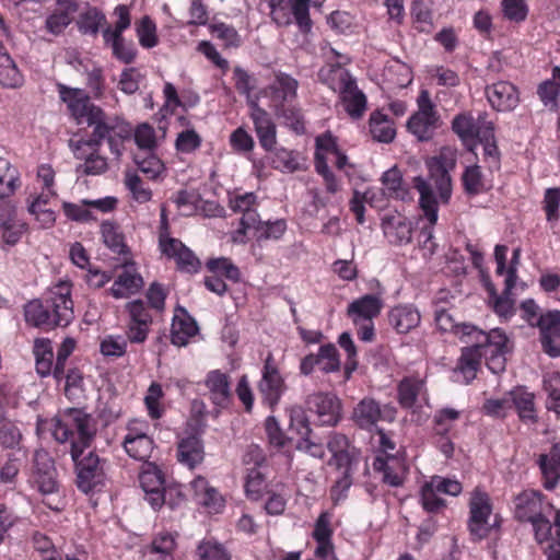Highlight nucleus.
Returning a JSON list of instances; mask_svg holds the SVG:
<instances>
[{
    "label": "nucleus",
    "mask_w": 560,
    "mask_h": 560,
    "mask_svg": "<svg viewBox=\"0 0 560 560\" xmlns=\"http://www.w3.org/2000/svg\"><path fill=\"white\" fill-rule=\"evenodd\" d=\"M52 435L59 443L90 447L96 434V424L91 415L82 409L69 408L52 419Z\"/></svg>",
    "instance_id": "f257e3e1"
},
{
    "label": "nucleus",
    "mask_w": 560,
    "mask_h": 560,
    "mask_svg": "<svg viewBox=\"0 0 560 560\" xmlns=\"http://www.w3.org/2000/svg\"><path fill=\"white\" fill-rule=\"evenodd\" d=\"M521 308L525 320L539 328L545 352L550 357L560 355V311L540 314L538 305L530 299L522 302Z\"/></svg>",
    "instance_id": "f03ea898"
},
{
    "label": "nucleus",
    "mask_w": 560,
    "mask_h": 560,
    "mask_svg": "<svg viewBox=\"0 0 560 560\" xmlns=\"http://www.w3.org/2000/svg\"><path fill=\"white\" fill-rule=\"evenodd\" d=\"M90 447L70 448V455L77 472V486L84 493L103 483L106 477L107 460L101 458Z\"/></svg>",
    "instance_id": "7ed1b4c3"
},
{
    "label": "nucleus",
    "mask_w": 560,
    "mask_h": 560,
    "mask_svg": "<svg viewBox=\"0 0 560 560\" xmlns=\"http://www.w3.org/2000/svg\"><path fill=\"white\" fill-rule=\"evenodd\" d=\"M130 131V126L122 119L116 116H109L100 128L92 130L90 139L79 140L77 142L71 141L70 147L72 148L75 158L81 159L82 156L79 154V151H81L83 145L97 150L102 142L106 140L112 153L118 158L121 154V142L124 139L129 137Z\"/></svg>",
    "instance_id": "20e7f679"
},
{
    "label": "nucleus",
    "mask_w": 560,
    "mask_h": 560,
    "mask_svg": "<svg viewBox=\"0 0 560 560\" xmlns=\"http://www.w3.org/2000/svg\"><path fill=\"white\" fill-rule=\"evenodd\" d=\"M325 0H289L291 10L285 0H267L270 9L271 20L280 27L291 24L293 14L295 22L303 33H308L312 28L310 18V4L320 7Z\"/></svg>",
    "instance_id": "39448f33"
},
{
    "label": "nucleus",
    "mask_w": 560,
    "mask_h": 560,
    "mask_svg": "<svg viewBox=\"0 0 560 560\" xmlns=\"http://www.w3.org/2000/svg\"><path fill=\"white\" fill-rule=\"evenodd\" d=\"M457 150L443 147L439 153L427 160L429 176L434 182L442 202L447 203L452 195V178L450 173L456 167Z\"/></svg>",
    "instance_id": "423d86ee"
},
{
    "label": "nucleus",
    "mask_w": 560,
    "mask_h": 560,
    "mask_svg": "<svg viewBox=\"0 0 560 560\" xmlns=\"http://www.w3.org/2000/svg\"><path fill=\"white\" fill-rule=\"evenodd\" d=\"M418 110L408 119L407 129L419 141H429L439 127L440 116L430 93L422 90L417 98Z\"/></svg>",
    "instance_id": "0eeeda50"
},
{
    "label": "nucleus",
    "mask_w": 560,
    "mask_h": 560,
    "mask_svg": "<svg viewBox=\"0 0 560 560\" xmlns=\"http://www.w3.org/2000/svg\"><path fill=\"white\" fill-rule=\"evenodd\" d=\"M475 336H477V342L479 346H483V355L488 369L499 374L505 370V352L508 338L505 334L500 329H492L486 332L481 329H472Z\"/></svg>",
    "instance_id": "6e6552de"
},
{
    "label": "nucleus",
    "mask_w": 560,
    "mask_h": 560,
    "mask_svg": "<svg viewBox=\"0 0 560 560\" xmlns=\"http://www.w3.org/2000/svg\"><path fill=\"white\" fill-rule=\"evenodd\" d=\"M45 302L56 327H66L73 320L71 284L68 281H59L54 285L49 290Z\"/></svg>",
    "instance_id": "1a4fd4ad"
},
{
    "label": "nucleus",
    "mask_w": 560,
    "mask_h": 560,
    "mask_svg": "<svg viewBox=\"0 0 560 560\" xmlns=\"http://www.w3.org/2000/svg\"><path fill=\"white\" fill-rule=\"evenodd\" d=\"M334 58H328V61L318 71V80L326 84L334 92H342L355 82V79L345 68L351 59L335 49H330Z\"/></svg>",
    "instance_id": "9d476101"
},
{
    "label": "nucleus",
    "mask_w": 560,
    "mask_h": 560,
    "mask_svg": "<svg viewBox=\"0 0 560 560\" xmlns=\"http://www.w3.org/2000/svg\"><path fill=\"white\" fill-rule=\"evenodd\" d=\"M478 329L476 326H465L462 328V342L466 343L458 360L456 372L460 373L465 383H470L477 375L480 366V360L483 355V346H479L476 341L477 336L471 331Z\"/></svg>",
    "instance_id": "9b49d317"
},
{
    "label": "nucleus",
    "mask_w": 560,
    "mask_h": 560,
    "mask_svg": "<svg viewBox=\"0 0 560 560\" xmlns=\"http://www.w3.org/2000/svg\"><path fill=\"white\" fill-rule=\"evenodd\" d=\"M469 508V530L476 539H482L497 524V522L490 523L492 509L488 494L476 491L471 497Z\"/></svg>",
    "instance_id": "f8f14e48"
},
{
    "label": "nucleus",
    "mask_w": 560,
    "mask_h": 560,
    "mask_svg": "<svg viewBox=\"0 0 560 560\" xmlns=\"http://www.w3.org/2000/svg\"><path fill=\"white\" fill-rule=\"evenodd\" d=\"M514 516L520 522H529L541 516L542 513L552 512L549 502L544 501V495L536 490H524L515 495Z\"/></svg>",
    "instance_id": "ddd939ff"
},
{
    "label": "nucleus",
    "mask_w": 560,
    "mask_h": 560,
    "mask_svg": "<svg viewBox=\"0 0 560 560\" xmlns=\"http://www.w3.org/2000/svg\"><path fill=\"white\" fill-rule=\"evenodd\" d=\"M60 100L67 105L70 116L78 125L96 105L91 102L90 95L82 89L70 88L63 83H57Z\"/></svg>",
    "instance_id": "4468645a"
},
{
    "label": "nucleus",
    "mask_w": 560,
    "mask_h": 560,
    "mask_svg": "<svg viewBox=\"0 0 560 560\" xmlns=\"http://www.w3.org/2000/svg\"><path fill=\"white\" fill-rule=\"evenodd\" d=\"M285 388L283 378L281 377L277 366L273 364L271 354L265 360L262 370V377L258 384V390L262 396L264 401L269 407H275Z\"/></svg>",
    "instance_id": "2eb2a0df"
},
{
    "label": "nucleus",
    "mask_w": 560,
    "mask_h": 560,
    "mask_svg": "<svg viewBox=\"0 0 560 560\" xmlns=\"http://www.w3.org/2000/svg\"><path fill=\"white\" fill-rule=\"evenodd\" d=\"M310 411L317 415L322 424L335 425L340 419V400L331 394L314 393L305 400Z\"/></svg>",
    "instance_id": "dca6fc26"
},
{
    "label": "nucleus",
    "mask_w": 560,
    "mask_h": 560,
    "mask_svg": "<svg viewBox=\"0 0 560 560\" xmlns=\"http://www.w3.org/2000/svg\"><path fill=\"white\" fill-rule=\"evenodd\" d=\"M384 236L393 245H406L412 240V223L398 212L385 213L381 219Z\"/></svg>",
    "instance_id": "f3484780"
},
{
    "label": "nucleus",
    "mask_w": 560,
    "mask_h": 560,
    "mask_svg": "<svg viewBox=\"0 0 560 560\" xmlns=\"http://www.w3.org/2000/svg\"><path fill=\"white\" fill-rule=\"evenodd\" d=\"M129 313L127 337L130 342L142 343L148 337L152 317L141 300L126 305Z\"/></svg>",
    "instance_id": "a211bd4d"
},
{
    "label": "nucleus",
    "mask_w": 560,
    "mask_h": 560,
    "mask_svg": "<svg viewBox=\"0 0 560 560\" xmlns=\"http://www.w3.org/2000/svg\"><path fill=\"white\" fill-rule=\"evenodd\" d=\"M486 96L491 107L498 112L513 110L520 103L516 86L508 81H498L486 86Z\"/></svg>",
    "instance_id": "6ab92c4d"
},
{
    "label": "nucleus",
    "mask_w": 560,
    "mask_h": 560,
    "mask_svg": "<svg viewBox=\"0 0 560 560\" xmlns=\"http://www.w3.org/2000/svg\"><path fill=\"white\" fill-rule=\"evenodd\" d=\"M413 186L418 190L420 198L419 205L421 210L423 211L424 218L428 220L430 226L423 228L421 231V235L424 237V244L432 238V226L438 221V202L435 200L433 190L427 180L417 176L413 178Z\"/></svg>",
    "instance_id": "aec40b11"
},
{
    "label": "nucleus",
    "mask_w": 560,
    "mask_h": 560,
    "mask_svg": "<svg viewBox=\"0 0 560 560\" xmlns=\"http://www.w3.org/2000/svg\"><path fill=\"white\" fill-rule=\"evenodd\" d=\"M250 117L260 145L267 151H272L277 143V130L270 115L257 103H253Z\"/></svg>",
    "instance_id": "412c9836"
},
{
    "label": "nucleus",
    "mask_w": 560,
    "mask_h": 560,
    "mask_svg": "<svg viewBox=\"0 0 560 560\" xmlns=\"http://www.w3.org/2000/svg\"><path fill=\"white\" fill-rule=\"evenodd\" d=\"M244 460L247 464L253 462L255 465L247 471L245 491L252 499H258L265 488V475L259 470V466L265 462V456L259 447L252 446Z\"/></svg>",
    "instance_id": "4be33fe9"
},
{
    "label": "nucleus",
    "mask_w": 560,
    "mask_h": 560,
    "mask_svg": "<svg viewBox=\"0 0 560 560\" xmlns=\"http://www.w3.org/2000/svg\"><path fill=\"white\" fill-rule=\"evenodd\" d=\"M143 287V279L135 269L133 262L124 265L121 273L118 275L109 289V294L115 299L129 298L139 292Z\"/></svg>",
    "instance_id": "5701e85b"
},
{
    "label": "nucleus",
    "mask_w": 560,
    "mask_h": 560,
    "mask_svg": "<svg viewBox=\"0 0 560 560\" xmlns=\"http://www.w3.org/2000/svg\"><path fill=\"white\" fill-rule=\"evenodd\" d=\"M509 394L511 410H516L520 420L526 424H536L538 415L535 406V395L524 387H515Z\"/></svg>",
    "instance_id": "b1692460"
},
{
    "label": "nucleus",
    "mask_w": 560,
    "mask_h": 560,
    "mask_svg": "<svg viewBox=\"0 0 560 560\" xmlns=\"http://www.w3.org/2000/svg\"><path fill=\"white\" fill-rule=\"evenodd\" d=\"M382 306L383 304L378 296L366 294L351 302L347 314L355 325L370 323L374 317L378 316Z\"/></svg>",
    "instance_id": "393cba45"
},
{
    "label": "nucleus",
    "mask_w": 560,
    "mask_h": 560,
    "mask_svg": "<svg viewBox=\"0 0 560 560\" xmlns=\"http://www.w3.org/2000/svg\"><path fill=\"white\" fill-rule=\"evenodd\" d=\"M210 400L220 408L228 407L231 399L230 377L220 370L210 371L205 378Z\"/></svg>",
    "instance_id": "a878e982"
},
{
    "label": "nucleus",
    "mask_w": 560,
    "mask_h": 560,
    "mask_svg": "<svg viewBox=\"0 0 560 560\" xmlns=\"http://www.w3.org/2000/svg\"><path fill=\"white\" fill-rule=\"evenodd\" d=\"M382 418L380 404L370 397L360 400L353 408L351 419L360 428L371 431Z\"/></svg>",
    "instance_id": "bb28decb"
},
{
    "label": "nucleus",
    "mask_w": 560,
    "mask_h": 560,
    "mask_svg": "<svg viewBox=\"0 0 560 560\" xmlns=\"http://www.w3.org/2000/svg\"><path fill=\"white\" fill-rule=\"evenodd\" d=\"M388 319L397 332L407 334L419 326L421 316L412 305H398L389 312Z\"/></svg>",
    "instance_id": "cd10ccee"
},
{
    "label": "nucleus",
    "mask_w": 560,
    "mask_h": 560,
    "mask_svg": "<svg viewBox=\"0 0 560 560\" xmlns=\"http://www.w3.org/2000/svg\"><path fill=\"white\" fill-rule=\"evenodd\" d=\"M256 195L247 192L244 195H237L230 201V206L233 211L242 212L241 229L236 232L237 234H245L248 225H253L258 221V213L254 208L256 205Z\"/></svg>",
    "instance_id": "c85d7f7f"
},
{
    "label": "nucleus",
    "mask_w": 560,
    "mask_h": 560,
    "mask_svg": "<svg viewBox=\"0 0 560 560\" xmlns=\"http://www.w3.org/2000/svg\"><path fill=\"white\" fill-rule=\"evenodd\" d=\"M180 315L176 314L172 323L171 341L173 345L184 347L189 339L197 335L198 325L192 317L180 308Z\"/></svg>",
    "instance_id": "c756f323"
},
{
    "label": "nucleus",
    "mask_w": 560,
    "mask_h": 560,
    "mask_svg": "<svg viewBox=\"0 0 560 560\" xmlns=\"http://www.w3.org/2000/svg\"><path fill=\"white\" fill-rule=\"evenodd\" d=\"M191 488L197 502L208 508L211 512H219L223 506V498L215 488L209 486L206 478L201 476L196 477L191 481Z\"/></svg>",
    "instance_id": "7c9ffc66"
},
{
    "label": "nucleus",
    "mask_w": 560,
    "mask_h": 560,
    "mask_svg": "<svg viewBox=\"0 0 560 560\" xmlns=\"http://www.w3.org/2000/svg\"><path fill=\"white\" fill-rule=\"evenodd\" d=\"M425 390V381L422 377L411 375L404 377L398 386V402L402 408L415 406L418 397Z\"/></svg>",
    "instance_id": "2f4dec72"
},
{
    "label": "nucleus",
    "mask_w": 560,
    "mask_h": 560,
    "mask_svg": "<svg viewBox=\"0 0 560 560\" xmlns=\"http://www.w3.org/2000/svg\"><path fill=\"white\" fill-rule=\"evenodd\" d=\"M205 452L201 440L196 435H189L179 441L177 446L178 460L194 468L203 460Z\"/></svg>",
    "instance_id": "473e14b6"
},
{
    "label": "nucleus",
    "mask_w": 560,
    "mask_h": 560,
    "mask_svg": "<svg viewBox=\"0 0 560 560\" xmlns=\"http://www.w3.org/2000/svg\"><path fill=\"white\" fill-rule=\"evenodd\" d=\"M538 463L545 478V488L553 489L560 479V444H555L548 455H540Z\"/></svg>",
    "instance_id": "72a5a7b5"
},
{
    "label": "nucleus",
    "mask_w": 560,
    "mask_h": 560,
    "mask_svg": "<svg viewBox=\"0 0 560 560\" xmlns=\"http://www.w3.org/2000/svg\"><path fill=\"white\" fill-rule=\"evenodd\" d=\"M373 468L383 472V480L389 486L398 487L402 483L406 468L400 459L394 456L386 458L376 457L373 463Z\"/></svg>",
    "instance_id": "f704fd0d"
},
{
    "label": "nucleus",
    "mask_w": 560,
    "mask_h": 560,
    "mask_svg": "<svg viewBox=\"0 0 560 560\" xmlns=\"http://www.w3.org/2000/svg\"><path fill=\"white\" fill-rule=\"evenodd\" d=\"M24 317L26 323L34 327L43 329L56 327L45 300H32L26 303L24 306Z\"/></svg>",
    "instance_id": "c9c22d12"
},
{
    "label": "nucleus",
    "mask_w": 560,
    "mask_h": 560,
    "mask_svg": "<svg viewBox=\"0 0 560 560\" xmlns=\"http://www.w3.org/2000/svg\"><path fill=\"white\" fill-rule=\"evenodd\" d=\"M339 95L343 109L351 118L359 119L363 116L366 109V97L358 89L357 81L340 92Z\"/></svg>",
    "instance_id": "e433bc0d"
},
{
    "label": "nucleus",
    "mask_w": 560,
    "mask_h": 560,
    "mask_svg": "<svg viewBox=\"0 0 560 560\" xmlns=\"http://www.w3.org/2000/svg\"><path fill=\"white\" fill-rule=\"evenodd\" d=\"M2 240L8 245H15L27 232V224L18 218L15 210L11 208L5 215L1 218Z\"/></svg>",
    "instance_id": "4c0bfd02"
},
{
    "label": "nucleus",
    "mask_w": 560,
    "mask_h": 560,
    "mask_svg": "<svg viewBox=\"0 0 560 560\" xmlns=\"http://www.w3.org/2000/svg\"><path fill=\"white\" fill-rule=\"evenodd\" d=\"M327 447L332 455L331 464L336 467L355 463L353 452L349 450V440L345 434L332 433L327 442Z\"/></svg>",
    "instance_id": "58836bf2"
},
{
    "label": "nucleus",
    "mask_w": 560,
    "mask_h": 560,
    "mask_svg": "<svg viewBox=\"0 0 560 560\" xmlns=\"http://www.w3.org/2000/svg\"><path fill=\"white\" fill-rule=\"evenodd\" d=\"M33 353L35 357L36 372L42 377L52 374L54 352L50 340L45 338L35 339Z\"/></svg>",
    "instance_id": "ea45409f"
},
{
    "label": "nucleus",
    "mask_w": 560,
    "mask_h": 560,
    "mask_svg": "<svg viewBox=\"0 0 560 560\" xmlns=\"http://www.w3.org/2000/svg\"><path fill=\"white\" fill-rule=\"evenodd\" d=\"M369 125L370 132L374 140L384 143H388L394 140L396 129L394 127V122L387 115H384L381 112L372 113Z\"/></svg>",
    "instance_id": "a19ab883"
},
{
    "label": "nucleus",
    "mask_w": 560,
    "mask_h": 560,
    "mask_svg": "<svg viewBox=\"0 0 560 560\" xmlns=\"http://www.w3.org/2000/svg\"><path fill=\"white\" fill-rule=\"evenodd\" d=\"M298 88V80L283 72L276 73L275 81L270 85L273 98L280 101L282 104L291 102L296 97Z\"/></svg>",
    "instance_id": "79ce46f5"
},
{
    "label": "nucleus",
    "mask_w": 560,
    "mask_h": 560,
    "mask_svg": "<svg viewBox=\"0 0 560 560\" xmlns=\"http://www.w3.org/2000/svg\"><path fill=\"white\" fill-rule=\"evenodd\" d=\"M175 538L172 534H159L145 551L148 560H174Z\"/></svg>",
    "instance_id": "37998d69"
},
{
    "label": "nucleus",
    "mask_w": 560,
    "mask_h": 560,
    "mask_svg": "<svg viewBox=\"0 0 560 560\" xmlns=\"http://www.w3.org/2000/svg\"><path fill=\"white\" fill-rule=\"evenodd\" d=\"M247 230H253V235L257 242H264L279 240L284 234L287 225L283 220L264 222L258 218V221L253 225H248Z\"/></svg>",
    "instance_id": "c03bdc74"
},
{
    "label": "nucleus",
    "mask_w": 560,
    "mask_h": 560,
    "mask_svg": "<svg viewBox=\"0 0 560 560\" xmlns=\"http://www.w3.org/2000/svg\"><path fill=\"white\" fill-rule=\"evenodd\" d=\"M103 38L106 44L112 45L113 55L125 63H130L136 57L131 45L125 43L122 35L112 34V27L103 30Z\"/></svg>",
    "instance_id": "a18cd8bd"
},
{
    "label": "nucleus",
    "mask_w": 560,
    "mask_h": 560,
    "mask_svg": "<svg viewBox=\"0 0 560 560\" xmlns=\"http://www.w3.org/2000/svg\"><path fill=\"white\" fill-rule=\"evenodd\" d=\"M385 194L395 199L407 200L410 198L409 190L402 184L400 172L394 167L386 171L382 176Z\"/></svg>",
    "instance_id": "49530a36"
},
{
    "label": "nucleus",
    "mask_w": 560,
    "mask_h": 560,
    "mask_svg": "<svg viewBox=\"0 0 560 560\" xmlns=\"http://www.w3.org/2000/svg\"><path fill=\"white\" fill-rule=\"evenodd\" d=\"M135 163L139 171L152 180L156 179L165 168L163 162L151 151L136 153Z\"/></svg>",
    "instance_id": "de8ad7c7"
},
{
    "label": "nucleus",
    "mask_w": 560,
    "mask_h": 560,
    "mask_svg": "<svg viewBox=\"0 0 560 560\" xmlns=\"http://www.w3.org/2000/svg\"><path fill=\"white\" fill-rule=\"evenodd\" d=\"M77 24L81 33L95 36L100 27L106 24V18L97 8H89L80 14Z\"/></svg>",
    "instance_id": "09e8293b"
},
{
    "label": "nucleus",
    "mask_w": 560,
    "mask_h": 560,
    "mask_svg": "<svg viewBox=\"0 0 560 560\" xmlns=\"http://www.w3.org/2000/svg\"><path fill=\"white\" fill-rule=\"evenodd\" d=\"M124 447L130 457L147 460L153 451V441L149 435L139 439L125 438Z\"/></svg>",
    "instance_id": "8fccbe9b"
},
{
    "label": "nucleus",
    "mask_w": 560,
    "mask_h": 560,
    "mask_svg": "<svg viewBox=\"0 0 560 560\" xmlns=\"http://www.w3.org/2000/svg\"><path fill=\"white\" fill-rule=\"evenodd\" d=\"M19 186V175L11 164L0 158V199L13 195Z\"/></svg>",
    "instance_id": "3c124183"
},
{
    "label": "nucleus",
    "mask_w": 560,
    "mask_h": 560,
    "mask_svg": "<svg viewBox=\"0 0 560 560\" xmlns=\"http://www.w3.org/2000/svg\"><path fill=\"white\" fill-rule=\"evenodd\" d=\"M210 33L222 42L224 48H236L241 45V36L237 31L223 22H213L209 25Z\"/></svg>",
    "instance_id": "603ef678"
},
{
    "label": "nucleus",
    "mask_w": 560,
    "mask_h": 560,
    "mask_svg": "<svg viewBox=\"0 0 560 560\" xmlns=\"http://www.w3.org/2000/svg\"><path fill=\"white\" fill-rule=\"evenodd\" d=\"M22 82L23 77L13 59L10 56L0 57V84L7 88H18Z\"/></svg>",
    "instance_id": "864d4df0"
},
{
    "label": "nucleus",
    "mask_w": 560,
    "mask_h": 560,
    "mask_svg": "<svg viewBox=\"0 0 560 560\" xmlns=\"http://www.w3.org/2000/svg\"><path fill=\"white\" fill-rule=\"evenodd\" d=\"M353 465L336 467L340 471V477L335 481L330 490V497L335 504L346 498V493L352 485Z\"/></svg>",
    "instance_id": "5fc2aeb1"
},
{
    "label": "nucleus",
    "mask_w": 560,
    "mask_h": 560,
    "mask_svg": "<svg viewBox=\"0 0 560 560\" xmlns=\"http://www.w3.org/2000/svg\"><path fill=\"white\" fill-rule=\"evenodd\" d=\"M471 114H459L452 121L453 131L464 141L477 139L478 130Z\"/></svg>",
    "instance_id": "6e6d98bb"
},
{
    "label": "nucleus",
    "mask_w": 560,
    "mask_h": 560,
    "mask_svg": "<svg viewBox=\"0 0 560 560\" xmlns=\"http://www.w3.org/2000/svg\"><path fill=\"white\" fill-rule=\"evenodd\" d=\"M318 369L325 373L336 372L340 369L338 350L332 343L324 345L316 354Z\"/></svg>",
    "instance_id": "4d7b16f0"
},
{
    "label": "nucleus",
    "mask_w": 560,
    "mask_h": 560,
    "mask_svg": "<svg viewBox=\"0 0 560 560\" xmlns=\"http://www.w3.org/2000/svg\"><path fill=\"white\" fill-rule=\"evenodd\" d=\"M125 185L129 189L132 195V198L140 202L144 203L151 200L152 190L144 185L141 177L131 172H126L125 174Z\"/></svg>",
    "instance_id": "13d9d810"
},
{
    "label": "nucleus",
    "mask_w": 560,
    "mask_h": 560,
    "mask_svg": "<svg viewBox=\"0 0 560 560\" xmlns=\"http://www.w3.org/2000/svg\"><path fill=\"white\" fill-rule=\"evenodd\" d=\"M197 560H231L225 547L217 541L203 540L197 547Z\"/></svg>",
    "instance_id": "bf43d9fd"
},
{
    "label": "nucleus",
    "mask_w": 560,
    "mask_h": 560,
    "mask_svg": "<svg viewBox=\"0 0 560 560\" xmlns=\"http://www.w3.org/2000/svg\"><path fill=\"white\" fill-rule=\"evenodd\" d=\"M101 232L104 244L114 253L122 254L126 250L124 236L119 233L118 228L109 222H104L101 225Z\"/></svg>",
    "instance_id": "052dcab7"
},
{
    "label": "nucleus",
    "mask_w": 560,
    "mask_h": 560,
    "mask_svg": "<svg viewBox=\"0 0 560 560\" xmlns=\"http://www.w3.org/2000/svg\"><path fill=\"white\" fill-rule=\"evenodd\" d=\"M464 189L469 195H477L483 190V176L478 165L467 166L462 175Z\"/></svg>",
    "instance_id": "680f3d73"
},
{
    "label": "nucleus",
    "mask_w": 560,
    "mask_h": 560,
    "mask_svg": "<svg viewBox=\"0 0 560 560\" xmlns=\"http://www.w3.org/2000/svg\"><path fill=\"white\" fill-rule=\"evenodd\" d=\"M79 154L84 159L82 164L77 166V172L82 173L84 175H100L106 172L108 164L106 158L97 154L91 153L88 156H83L79 151Z\"/></svg>",
    "instance_id": "e2e57ef3"
},
{
    "label": "nucleus",
    "mask_w": 560,
    "mask_h": 560,
    "mask_svg": "<svg viewBox=\"0 0 560 560\" xmlns=\"http://www.w3.org/2000/svg\"><path fill=\"white\" fill-rule=\"evenodd\" d=\"M208 269L217 276H224L229 280L238 281L240 270L238 268L225 257L213 258L207 262Z\"/></svg>",
    "instance_id": "0e129e2a"
},
{
    "label": "nucleus",
    "mask_w": 560,
    "mask_h": 560,
    "mask_svg": "<svg viewBox=\"0 0 560 560\" xmlns=\"http://www.w3.org/2000/svg\"><path fill=\"white\" fill-rule=\"evenodd\" d=\"M199 200L200 196L197 192L186 189L177 191L173 198V201L183 215L194 214L197 210Z\"/></svg>",
    "instance_id": "69168bd1"
},
{
    "label": "nucleus",
    "mask_w": 560,
    "mask_h": 560,
    "mask_svg": "<svg viewBox=\"0 0 560 560\" xmlns=\"http://www.w3.org/2000/svg\"><path fill=\"white\" fill-rule=\"evenodd\" d=\"M22 441V433L19 427L11 421H4L0 425V444L3 448L14 450Z\"/></svg>",
    "instance_id": "338daca9"
},
{
    "label": "nucleus",
    "mask_w": 560,
    "mask_h": 560,
    "mask_svg": "<svg viewBox=\"0 0 560 560\" xmlns=\"http://www.w3.org/2000/svg\"><path fill=\"white\" fill-rule=\"evenodd\" d=\"M544 383L548 392L547 408L560 417V375L552 374Z\"/></svg>",
    "instance_id": "774afa93"
}]
</instances>
